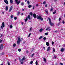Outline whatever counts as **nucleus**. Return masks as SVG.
<instances>
[{"label":"nucleus","instance_id":"nucleus-1","mask_svg":"<svg viewBox=\"0 0 65 65\" xmlns=\"http://www.w3.org/2000/svg\"><path fill=\"white\" fill-rule=\"evenodd\" d=\"M22 40H23V38H22L21 39L20 37H19L18 38L17 44L18 45H19L20 44V42H21V41H22Z\"/></svg>","mask_w":65,"mask_h":65},{"label":"nucleus","instance_id":"nucleus-2","mask_svg":"<svg viewBox=\"0 0 65 65\" xmlns=\"http://www.w3.org/2000/svg\"><path fill=\"white\" fill-rule=\"evenodd\" d=\"M37 19L41 20V21H42V20H43V19L40 15L39 16L38 15H37Z\"/></svg>","mask_w":65,"mask_h":65},{"label":"nucleus","instance_id":"nucleus-3","mask_svg":"<svg viewBox=\"0 0 65 65\" xmlns=\"http://www.w3.org/2000/svg\"><path fill=\"white\" fill-rule=\"evenodd\" d=\"M48 20H49V24L51 26H53L54 25V23H52V22H51V19H50V18H48Z\"/></svg>","mask_w":65,"mask_h":65},{"label":"nucleus","instance_id":"nucleus-4","mask_svg":"<svg viewBox=\"0 0 65 65\" xmlns=\"http://www.w3.org/2000/svg\"><path fill=\"white\" fill-rule=\"evenodd\" d=\"M15 4L17 5H19V3H20V1H18V0H15Z\"/></svg>","mask_w":65,"mask_h":65},{"label":"nucleus","instance_id":"nucleus-5","mask_svg":"<svg viewBox=\"0 0 65 65\" xmlns=\"http://www.w3.org/2000/svg\"><path fill=\"white\" fill-rule=\"evenodd\" d=\"M28 18L29 20H30L31 19H30V15H29L28 16V17H27L26 18V19L25 20V22H26L27 21V20H28Z\"/></svg>","mask_w":65,"mask_h":65},{"label":"nucleus","instance_id":"nucleus-6","mask_svg":"<svg viewBox=\"0 0 65 65\" xmlns=\"http://www.w3.org/2000/svg\"><path fill=\"white\" fill-rule=\"evenodd\" d=\"M2 25L1 26V29H3V27H5L4 23V22H3L2 23Z\"/></svg>","mask_w":65,"mask_h":65},{"label":"nucleus","instance_id":"nucleus-7","mask_svg":"<svg viewBox=\"0 0 65 65\" xmlns=\"http://www.w3.org/2000/svg\"><path fill=\"white\" fill-rule=\"evenodd\" d=\"M12 10V7L11 6L10 7V8L9 10V12H11V11Z\"/></svg>","mask_w":65,"mask_h":65},{"label":"nucleus","instance_id":"nucleus-8","mask_svg":"<svg viewBox=\"0 0 65 65\" xmlns=\"http://www.w3.org/2000/svg\"><path fill=\"white\" fill-rule=\"evenodd\" d=\"M46 31H51V29H50V27H48L46 29Z\"/></svg>","mask_w":65,"mask_h":65},{"label":"nucleus","instance_id":"nucleus-9","mask_svg":"<svg viewBox=\"0 0 65 65\" xmlns=\"http://www.w3.org/2000/svg\"><path fill=\"white\" fill-rule=\"evenodd\" d=\"M4 2L5 3H6L7 4H8V1L7 0H5Z\"/></svg>","mask_w":65,"mask_h":65},{"label":"nucleus","instance_id":"nucleus-10","mask_svg":"<svg viewBox=\"0 0 65 65\" xmlns=\"http://www.w3.org/2000/svg\"><path fill=\"white\" fill-rule=\"evenodd\" d=\"M50 50H51V47H50L49 46L47 48V51H49Z\"/></svg>","mask_w":65,"mask_h":65},{"label":"nucleus","instance_id":"nucleus-11","mask_svg":"<svg viewBox=\"0 0 65 65\" xmlns=\"http://www.w3.org/2000/svg\"><path fill=\"white\" fill-rule=\"evenodd\" d=\"M33 16L34 18H36V14H34Z\"/></svg>","mask_w":65,"mask_h":65},{"label":"nucleus","instance_id":"nucleus-12","mask_svg":"<svg viewBox=\"0 0 65 65\" xmlns=\"http://www.w3.org/2000/svg\"><path fill=\"white\" fill-rule=\"evenodd\" d=\"M6 10H6V11H7V10H8V6H6Z\"/></svg>","mask_w":65,"mask_h":65},{"label":"nucleus","instance_id":"nucleus-13","mask_svg":"<svg viewBox=\"0 0 65 65\" xmlns=\"http://www.w3.org/2000/svg\"><path fill=\"white\" fill-rule=\"evenodd\" d=\"M46 44L47 46H49V43L48 42H46Z\"/></svg>","mask_w":65,"mask_h":65},{"label":"nucleus","instance_id":"nucleus-14","mask_svg":"<svg viewBox=\"0 0 65 65\" xmlns=\"http://www.w3.org/2000/svg\"><path fill=\"white\" fill-rule=\"evenodd\" d=\"M43 31V29L42 28H41L40 29L39 31L40 32H42Z\"/></svg>","mask_w":65,"mask_h":65},{"label":"nucleus","instance_id":"nucleus-15","mask_svg":"<svg viewBox=\"0 0 65 65\" xmlns=\"http://www.w3.org/2000/svg\"><path fill=\"white\" fill-rule=\"evenodd\" d=\"M64 51V49L63 48H62L61 49V51L62 52H63Z\"/></svg>","mask_w":65,"mask_h":65},{"label":"nucleus","instance_id":"nucleus-16","mask_svg":"<svg viewBox=\"0 0 65 65\" xmlns=\"http://www.w3.org/2000/svg\"><path fill=\"white\" fill-rule=\"evenodd\" d=\"M25 60V58L24 57L22 59V61H24Z\"/></svg>","mask_w":65,"mask_h":65},{"label":"nucleus","instance_id":"nucleus-17","mask_svg":"<svg viewBox=\"0 0 65 65\" xmlns=\"http://www.w3.org/2000/svg\"><path fill=\"white\" fill-rule=\"evenodd\" d=\"M56 12H57L56 10H55L54 12L53 13V14H55L56 13Z\"/></svg>","mask_w":65,"mask_h":65},{"label":"nucleus","instance_id":"nucleus-18","mask_svg":"<svg viewBox=\"0 0 65 65\" xmlns=\"http://www.w3.org/2000/svg\"><path fill=\"white\" fill-rule=\"evenodd\" d=\"M24 5V2H23L21 3V5H22V6H23Z\"/></svg>","mask_w":65,"mask_h":65},{"label":"nucleus","instance_id":"nucleus-19","mask_svg":"<svg viewBox=\"0 0 65 65\" xmlns=\"http://www.w3.org/2000/svg\"><path fill=\"white\" fill-rule=\"evenodd\" d=\"M20 62L21 63V64H23V63H24V62H23V61H22V60H20Z\"/></svg>","mask_w":65,"mask_h":65},{"label":"nucleus","instance_id":"nucleus-20","mask_svg":"<svg viewBox=\"0 0 65 65\" xmlns=\"http://www.w3.org/2000/svg\"><path fill=\"white\" fill-rule=\"evenodd\" d=\"M10 3L11 4L13 3V1L12 0H10Z\"/></svg>","mask_w":65,"mask_h":65},{"label":"nucleus","instance_id":"nucleus-21","mask_svg":"<svg viewBox=\"0 0 65 65\" xmlns=\"http://www.w3.org/2000/svg\"><path fill=\"white\" fill-rule=\"evenodd\" d=\"M27 3L28 5H29V4H30V2H29V1H27Z\"/></svg>","mask_w":65,"mask_h":65},{"label":"nucleus","instance_id":"nucleus-22","mask_svg":"<svg viewBox=\"0 0 65 65\" xmlns=\"http://www.w3.org/2000/svg\"><path fill=\"white\" fill-rule=\"evenodd\" d=\"M13 27V26H12L11 25L10 26V28H12V27Z\"/></svg>","mask_w":65,"mask_h":65},{"label":"nucleus","instance_id":"nucleus-23","mask_svg":"<svg viewBox=\"0 0 65 65\" xmlns=\"http://www.w3.org/2000/svg\"><path fill=\"white\" fill-rule=\"evenodd\" d=\"M32 7V6L31 5H29L28 6V8H31Z\"/></svg>","mask_w":65,"mask_h":65},{"label":"nucleus","instance_id":"nucleus-24","mask_svg":"<svg viewBox=\"0 0 65 65\" xmlns=\"http://www.w3.org/2000/svg\"><path fill=\"white\" fill-rule=\"evenodd\" d=\"M44 60L45 62H46V60L45 58H44Z\"/></svg>","mask_w":65,"mask_h":65},{"label":"nucleus","instance_id":"nucleus-25","mask_svg":"<svg viewBox=\"0 0 65 65\" xmlns=\"http://www.w3.org/2000/svg\"><path fill=\"white\" fill-rule=\"evenodd\" d=\"M0 48L1 50H2L3 49V46H1Z\"/></svg>","mask_w":65,"mask_h":65},{"label":"nucleus","instance_id":"nucleus-26","mask_svg":"<svg viewBox=\"0 0 65 65\" xmlns=\"http://www.w3.org/2000/svg\"><path fill=\"white\" fill-rule=\"evenodd\" d=\"M14 20H17V17H14Z\"/></svg>","mask_w":65,"mask_h":65},{"label":"nucleus","instance_id":"nucleus-27","mask_svg":"<svg viewBox=\"0 0 65 65\" xmlns=\"http://www.w3.org/2000/svg\"><path fill=\"white\" fill-rule=\"evenodd\" d=\"M43 38V37L42 36H41L39 38V39H40L41 38Z\"/></svg>","mask_w":65,"mask_h":65},{"label":"nucleus","instance_id":"nucleus-28","mask_svg":"<svg viewBox=\"0 0 65 65\" xmlns=\"http://www.w3.org/2000/svg\"><path fill=\"white\" fill-rule=\"evenodd\" d=\"M45 12L46 13H47V14L48 13V11H47V10H45Z\"/></svg>","mask_w":65,"mask_h":65},{"label":"nucleus","instance_id":"nucleus-29","mask_svg":"<svg viewBox=\"0 0 65 65\" xmlns=\"http://www.w3.org/2000/svg\"><path fill=\"white\" fill-rule=\"evenodd\" d=\"M16 46V44H13V46L14 47H15V46Z\"/></svg>","mask_w":65,"mask_h":65},{"label":"nucleus","instance_id":"nucleus-30","mask_svg":"<svg viewBox=\"0 0 65 65\" xmlns=\"http://www.w3.org/2000/svg\"><path fill=\"white\" fill-rule=\"evenodd\" d=\"M20 12H18V13H17V15H19L20 14Z\"/></svg>","mask_w":65,"mask_h":65},{"label":"nucleus","instance_id":"nucleus-31","mask_svg":"<svg viewBox=\"0 0 65 65\" xmlns=\"http://www.w3.org/2000/svg\"><path fill=\"white\" fill-rule=\"evenodd\" d=\"M7 63L8 64V65H10V64L9 61H7Z\"/></svg>","mask_w":65,"mask_h":65},{"label":"nucleus","instance_id":"nucleus-32","mask_svg":"<svg viewBox=\"0 0 65 65\" xmlns=\"http://www.w3.org/2000/svg\"><path fill=\"white\" fill-rule=\"evenodd\" d=\"M53 51L54 52H55V48H53Z\"/></svg>","mask_w":65,"mask_h":65},{"label":"nucleus","instance_id":"nucleus-33","mask_svg":"<svg viewBox=\"0 0 65 65\" xmlns=\"http://www.w3.org/2000/svg\"><path fill=\"white\" fill-rule=\"evenodd\" d=\"M18 51L20 52L21 51V49H18Z\"/></svg>","mask_w":65,"mask_h":65},{"label":"nucleus","instance_id":"nucleus-34","mask_svg":"<svg viewBox=\"0 0 65 65\" xmlns=\"http://www.w3.org/2000/svg\"><path fill=\"white\" fill-rule=\"evenodd\" d=\"M29 14H30V15H31L32 16L33 15V14L32 13V12H30Z\"/></svg>","mask_w":65,"mask_h":65},{"label":"nucleus","instance_id":"nucleus-35","mask_svg":"<svg viewBox=\"0 0 65 65\" xmlns=\"http://www.w3.org/2000/svg\"><path fill=\"white\" fill-rule=\"evenodd\" d=\"M31 35V33H30L28 35V37H29L30 36V35Z\"/></svg>","mask_w":65,"mask_h":65},{"label":"nucleus","instance_id":"nucleus-36","mask_svg":"<svg viewBox=\"0 0 65 65\" xmlns=\"http://www.w3.org/2000/svg\"><path fill=\"white\" fill-rule=\"evenodd\" d=\"M53 9H54L53 8H51V9L50 10V11H52L53 10Z\"/></svg>","mask_w":65,"mask_h":65},{"label":"nucleus","instance_id":"nucleus-37","mask_svg":"<svg viewBox=\"0 0 65 65\" xmlns=\"http://www.w3.org/2000/svg\"><path fill=\"white\" fill-rule=\"evenodd\" d=\"M48 32L45 33V35H48Z\"/></svg>","mask_w":65,"mask_h":65},{"label":"nucleus","instance_id":"nucleus-38","mask_svg":"<svg viewBox=\"0 0 65 65\" xmlns=\"http://www.w3.org/2000/svg\"><path fill=\"white\" fill-rule=\"evenodd\" d=\"M43 39H44V40H45L46 39V38H45V37H44L43 38Z\"/></svg>","mask_w":65,"mask_h":65},{"label":"nucleus","instance_id":"nucleus-39","mask_svg":"<svg viewBox=\"0 0 65 65\" xmlns=\"http://www.w3.org/2000/svg\"><path fill=\"white\" fill-rule=\"evenodd\" d=\"M32 28L31 27L29 30V31H32Z\"/></svg>","mask_w":65,"mask_h":65},{"label":"nucleus","instance_id":"nucleus-40","mask_svg":"<svg viewBox=\"0 0 65 65\" xmlns=\"http://www.w3.org/2000/svg\"><path fill=\"white\" fill-rule=\"evenodd\" d=\"M35 63H36V65H38L37 61H36V62Z\"/></svg>","mask_w":65,"mask_h":65},{"label":"nucleus","instance_id":"nucleus-41","mask_svg":"<svg viewBox=\"0 0 65 65\" xmlns=\"http://www.w3.org/2000/svg\"><path fill=\"white\" fill-rule=\"evenodd\" d=\"M46 3V2H43V4H45Z\"/></svg>","mask_w":65,"mask_h":65},{"label":"nucleus","instance_id":"nucleus-42","mask_svg":"<svg viewBox=\"0 0 65 65\" xmlns=\"http://www.w3.org/2000/svg\"><path fill=\"white\" fill-rule=\"evenodd\" d=\"M34 55L35 54H33L32 55H31V57H33V56H34Z\"/></svg>","mask_w":65,"mask_h":65},{"label":"nucleus","instance_id":"nucleus-43","mask_svg":"<svg viewBox=\"0 0 65 65\" xmlns=\"http://www.w3.org/2000/svg\"><path fill=\"white\" fill-rule=\"evenodd\" d=\"M60 25V22H59L58 23V26H59Z\"/></svg>","mask_w":65,"mask_h":65},{"label":"nucleus","instance_id":"nucleus-44","mask_svg":"<svg viewBox=\"0 0 65 65\" xmlns=\"http://www.w3.org/2000/svg\"><path fill=\"white\" fill-rule=\"evenodd\" d=\"M33 61H31L30 62V64H32V63H33Z\"/></svg>","mask_w":65,"mask_h":65},{"label":"nucleus","instance_id":"nucleus-45","mask_svg":"<svg viewBox=\"0 0 65 65\" xmlns=\"http://www.w3.org/2000/svg\"><path fill=\"white\" fill-rule=\"evenodd\" d=\"M13 18V15H11V19H12V18Z\"/></svg>","mask_w":65,"mask_h":65},{"label":"nucleus","instance_id":"nucleus-46","mask_svg":"<svg viewBox=\"0 0 65 65\" xmlns=\"http://www.w3.org/2000/svg\"><path fill=\"white\" fill-rule=\"evenodd\" d=\"M2 42V40H0V42L1 43V42Z\"/></svg>","mask_w":65,"mask_h":65},{"label":"nucleus","instance_id":"nucleus-47","mask_svg":"<svg viewBox=\"0 0 65 65\" xmlns=\"http://www.w3.org/2000/svg\"><path fill=\"white\" fill-rule=\"evenodd\" d=\"M62 23L63 24H65V22H64V21H62Z\"/></svg>","mask_w":65,"mask_h":65},{"label":"nucleus","instance_id":"nucleus-48","mask_svg":"<svg viewBox=\"0 0 65 65\" xmlns=\"http://www.w3.org/2000/svg\"><path fill=\"white\" fill-rule=\"evenodd\" d=\"M60 64L61 65H63V64L62 63H60Z\"/></svg>","mask_w":65,"mask_h":65},{"label":"nucleus","instance_id":"nucleus-49","mask_svg":"<svg viewBox=\"0 0 65 65\" xmlns=\"http://www.w3.org/2000/svg\"><path fill=\"white\" fill-rule=\"evenodd\" d=\"M61 18H59V21H61Z\"/></svg>","mask_w":65,"mask_h":65},{"label":"nucleus","instance_id":"nucleus-50","mask_svg":"<svg viewBox=\"0 0 65 65\" xmlns=\"http://www.w3.org/2000/svg\"><path fill=\"white\" fill-rule=\"evenodd\" d=\"M54 43L53 42H52V45H53V44H54Z\"/></svg>","mask_w":65,"mask_h":65},{"label":"nucleus","instance_id":"nucleus-51","mask_svg":"<svg viewBox=\"0 0 65 65\" xmlns=\"http://www.w3.org/2000/svg\"><path fill=\"white\" fill-rule=\"evenodd\" d=\"M1 36L0 37L1 38L2 37V35L1 34Z\"/></svg>","mask_w":65,"mask_h":65},{"label":"nucleus","instance_id":"nucleus-52","mask_svg":"<svg viewBox=\"0 0 65 65\" xmlns=\"http://www.w3.org/2000/svg\"><path fill=\"white\" fill-rule=\"evenodd\" d=\"M3 45L2 44H1V46H3Z\"/></svg>","mask_w":65,"mask_h":65},{"label":"nucleus","instance_id":"nucleus-53","mask_svg":"<svg viewBox=\"0 0 65 65\" xmlns=\"http://www.w3.org/2000/svg\"><path fill=\"white\" fill-rule=\"evenodd\" d=\"M22 25H24V23H23V22H22Z\"/></svg>","mask_w":65,"mask_h":65},{"label":"nucleus","instance_id":"nucleus-54","mask_svg":"<svg viewBox=\"0 0 65 65\" xmlns=\"http://www.w3.org/2000/svg\"><path fill=\"white\" fill-rule=\"evenodd\" d=\"M34 7H35L34 6L33 7V9H34Z\"/></svg>","mask_w":65,"mask_h":65},{"label":"nucleus","instance_id":"nucleus-55","mask_svg":"<svg viewBox=\"0 0 65 65\" xmlns=\"http://www.w3.org/2000/svg\"><path fill=\"white\" fill-rule=\"evenodd\" d=\"M43 48L44 50H45V47H43Z\"/></svg>","mask_w":65,"mask_h":65},{"label":"nucleus","instance_id":"nucleus-56","mask_svg":"<svg viewBox=\"0 0 65 65\" xmlns=\"http://www.w3.org/2000/svg\"><path fill=\"white\" fill-rule=\"evenodd\" d=\"M26 52H27V53H29V51H27Z\"/></svg>","mask_w":65,"mask_h":65},{"label":"nucleus","instance_id":"nucleus-57","mask_svg":"<svg viewBox=\"0 0 65 65\" xmlns=\"http://www.w3.org/2000/svg\"><path fill=\"white\" fill-rule=\"evenodd\" d=\"M22 11H24V9H23Z\"/></svg>","mask_w":65,"mask_h":65},{"label":"nucleus","instance_id":"nucleus-58","mask_svg":"<svg viewBox=\"0 0 65 65\" xmlns=\"http://www.w3.org/2000/svg\"><path fill=\"white\" fill-rule=\"evenodd\" d=\"M2 13L3 14H4V12H2Z\"/></svg>","mask_w":65,"mask_h":65},{"label":"nucleus","instance_id":"nucleus-59","mask_svg":"<svg viewBox=\"0 0 65 65\" xmlns=\"http://www.w3.org/2000/svg\"><path fill=\"white\" fill-rule=\"evenodd\" d=\"M36 6H38V4H36Z\"/></svg>","mask_w":65,"mask_h":65},{"label":"nucleus","instance_id":"nucleus-60","mask_svg":"<svg viewBox=\"0 0 65 65\" xmlns=\"http://www.w3.org/2000/svg\"><path fill=\"white\" fill-rule=\"evenodd\" d=\"M45 7H47V5H46L45 6Z\"/></svg>","mask_w":65,"mask_h":65},{"label":"nucleus","instance_id":"nucleus-61","mask_svg":"<svg viewBox=\"0 0 65 65\" xmlns=\"http://www.w3.org/2000/svg\"><path fill=\"white\" fill-rule=\"evenodd\" d=\"M54 58H55V59L56 58V56H54Z\"/></svg>","mask_w":65,"mask_h":65},{"label":"nucleus","instance_id":"nucleus-62","mask_svg":"<svg viewBox=\"0 0 65 65\" xmlns=\"http://www.w3.org/2000/svg\"><path fill=\"white\" fill-rule=\"evenodd\" d=\"M21 15H23V13H21Z\"/></svg>","mask_w":65,"mask_h":65},{"label":"nucleus","instance_id":"nucleus-63","mask_svg":"<svg viewBox=\"0 0 65 65\" xmlns=\"http://www.w3.org/2000/svg\"><path fill=\"white\" fill-rule=\"evenodd\" d=\"M57 32H58V31H55V32L57 33Z\"/></svg>","mask_w":65,"mask_h":65},{"label":"nucleus","instance_id":"nucleus-64","mask_svg":"<svg viewBox=\"0 0 65 65\" xmlns=\"http://www.w3.org/2000/svg\"><path fill=\"white\" fill-rule=\"evenodd\" d=\"M3 65V63H2V64H1V65Z\"/></svg>","mask_w":65,"mask_h":65}]
</instances>
